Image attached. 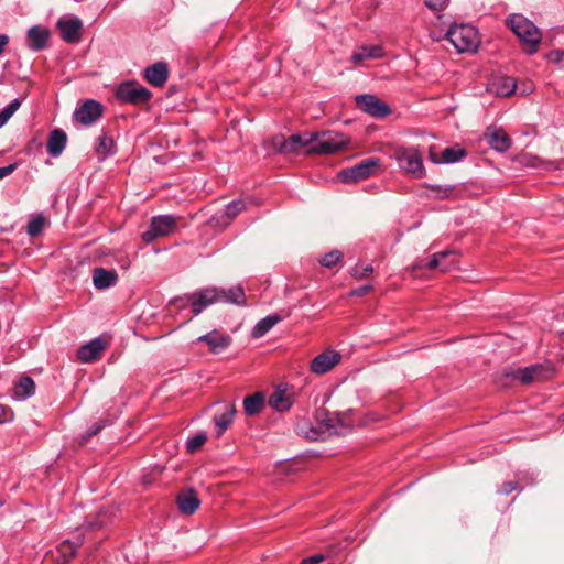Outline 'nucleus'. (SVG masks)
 <instances>
[{
    "mask_svg": "<svg viewBox=\"0 0 564 564\" xmlns=\"http://www.w3.org/2000/svg\"><path fill=\"white\" fill-rule=\"evenodd\" d=\"M553 366L551 362L536 364L525 368L506 369L496 377V382L500 387H509L513 381H520L523 384L543 381L552 377Z\"/></svg>",
    "mask_w": 564,
    "mask_h": 564,
    "instance_id": "obj_1",
    "label": "nucleus"
},
{
    "mask_svg": "<svg viewBox=\"0 0 564 564\" xmlns=\"http://www.w3.org/2000/svg\"><path fill=\"white\" fill-rule=\"evenodd\" d=\"M507 24L527 46L528 54L536 52L542 35L533 22L521 14H512L507 19Z\"/></svg>",
    "mask_w": 564,
    "mask_h": 564,
    "instance_id": "obj_2",
    "label": "nucleus"
},
{
    "mask_svg": "<svg viewBox=\"0 0 564 564\" xmlns=\"http://www.w3.org/2000/svg\"><path fill=\"white\" fill-rule=\"evenodd\" d=\"M310 137L313 140L311 148L306 150L307 154H335L349 143L346 135L333 131L310 132Z\"/></svg>",
    "mask_w": 564,
    "mask_h": 564,
    "instance_id": "obj_3",
    "label": "nucleus"
},
{
    "mask_svg": "<svg viewBox=\"0 0 564 564\" xmlns=\"http://www.w3.org/2000/svg\"><path fill=\"white\" fill-rule=\"evenodd\" d=\"M220 293L223 292L218 288H205L183 297H176L170 302V305H175L181 310L191 304L193 314L198 315L209 305L220 302Z\"/></svg>",
    "mask_w": 564,
    "mask_h": 564,
    "instance_id": "obj_4",
    "label": "nucleus"
},
{
    "mask_svg": "<svg viewBox=\"0 0 564 564\" xmlns=\"http://www.w3.org/2000/svg\"><path fill=\"white\" fill-rule=\"evenodd\" d=\"M446 37L459 53L475 52L480 42L477 30L469 24L451 26Z\"/></svg>",
    "mask_w": 564,
    "mask_h": 564,
    "instance_id": "obj_5",
    "label": "nucleus"
},
{
    "mask_svg": "<svg viewBox=\"0 0 564 564\" xmlns=\"http://www.w3.org/2000/svg\"><path fill=\"white\" fill-rule=\"evenodd\" d=\"M399 166L417 178L423 177L424 166L422 153L416 148H400L395 151Z\"/></svg>",
    "mask_w": 564,
    "mask_h": 564,
    "instance_id": "obj_6",
    "label": "nucleus"
},
{
    "mask_svg": "<svg viewBox=\"0 0 564 564\" xmlns=\"http://www.w3.org/2000/svg\"><path fill=\"white\" fill-rule=\"evenodd\" d=\"M379 166L380 160L378 158H368L352 167L339 171L337 177L343 183L358 182L373 175Z\"/></svg>",
    "mask_w": 564,
    "mask_h": 564,
    "instance_id": "obj_7",
    "label": "nucleus"
},
{
    "mask_svg": "<svg viewBox=\"0 0 564 564\" xmlns=\"http://www.w3.org/2000/svg\"><path fill=\"white\" fill-rule=\"evenodd\" d=\"M151 91L135 82H124L120 84L116 91V97L127 104L143 105L149 101Z\"/></svg>",
    "mask_w": 564,
    "mask_h": 564,
    "instance_id": "obj_8",
    "label": "nucleus"
},
{
    "mask_svg": "<svg viewBox=\"0 0 564 564\" xmlns=\"http://www.w3.org/2000/svg\"><path fill=\"white\" fill-rule=\"evenodd\" d=\"M176 229V218L169 215L156 216L152 218L148 230L142 234L144 242L150 243L153 240L171 235Z\"/></svg>",
    "mask_w": 564,
    "mask_h": 564,
    "instance_id": "obj_9",
    "label": "nucleus"
},
{
    "mask_svg": "<svg viewBox=\"0 0 564 564\" xmlns=\"http://www.w3.org/2000/svg\"><path fill=\"white\" fill-rule=\"evenodd\" d=\"M312 137L310 133H295L285 139L283 135H276L273 138V145L280 153L290 154L299 153L303 148H311Z\"/></svg>",
    "mask_w": 564,
    "mask_h": 564,
    "instance_id": "obj_10",
    "label": "nucleus"
},
{
    "mask_svg": "<svg viewBox=\"0 0 564 564\" xmlns=\"http://www.w3.org/2000/svg\"><path fill=\"white\" fill-rule=\"evenodd\" d=\"M246 209V203L236 199L226 205L225 209L216 213L209 219V225L226 228L240 213Z\"/></svg>",
    "mask_w": 564,
    "mask_h": 564,
    "instance_id": "obj_11",
    "label": "nucleus"
},
{
    "mask_svg": "<svg viewBox=\"0 0 564 564\" xmlns=\"http://www.w3.org/2000/svg\"><path fill=\"white\" fill-rule=\"evenodd\" d=\"M356 104L362 111L377 118H383L390 113L389 106L373 95H359L356 97Z\"/></svg>",
    "mask_w": 564,
    "mask_h": 564,
    "instance_id": "obj_12",
    "label": "nucleus"
},
{
    "mask_svg": "<svg viewBox=\"0 0 564 564\" xmlns=\"http://www.w3.org/2000/svg\"><path fill=\"white\" fill-rule=\"evenodd\" d=\"M341 355L335 350H325L318 354L311 361V371L316 375H323L330 371L336 365L340 362Z\"/></svg>",
    "mask_w": 564,
    "mask_h": 564,
    "instance_id": "obj_13",
    "label": "nucleus"
},
{
    "mask_svg": "<svg viewBox=\"0 0 564 564\" xmlns=\"http://www.w3.org/2000/svg\"><path fill=\"white\" fill-rule=\"evenodd\" d=\"M102 115V106L95 100H86L74 112V119L84 124L89 126L97 121Z\"/></svg>",
    "mask_w": 564,
    "mask_h": 564,
    "instance_id": "obj_14",
    "label": "nucleus"
},
{
    "mask_svg": "<svg viewBox=\"0 0 564 564\" xmlns=\"http://www.w3.org/2000/svg\"><path fill=\"white\" fill-rule=\"evenodd\" d=\"M57 28L61 31L62 39L67 43H77L80 37L83 23L78 18L59 19Z\"/></svg>",
    "mask_w": 564,
    "mask_h": 564,
    "instance_id": "obj_15",
    "label": "nucleus"
},
{
    "mask_svg": "<svg viewBox=\"0 0 564 564\" xmlns=\"http://www.w3.org/2000/svg\"><path fill=\"white\" fill-rule=\"evenodd\" d=\"M107 347V341L102 338H95L87 343L86 345H83L78 351L77 357L83 362H90L96 359H98L102 351Z\"/></svg>",
    "mask_w": 564,
    "mask_h": 564,
    "instance_id": "obj_16",
    "label": "nucleus"
},
{
    "mask_svg": "<svg viewBox=\"0 0 564 564\" xmlns=\"http://www.w3.org/2000/svg\"><path fill=\"white\" fill-rule=\"evenodd\" d=\"M197 341L205 343L212 352L218 354L231 344V337L218 330H213L198 337Z\"/></svg>",
    "mask_w": 564,
    "mask_h": 564,
    "instance_id": "obj_17",
    "label": "nucleus"
},
{
    "mask_svg": "<svg viewBox=\"0 0 564 564\" xmlns=\"http://www.w3.org/2000/svg\"><path fill=\"white\" fill-rule=\"evenodd\" d=\"M169 76L167 65L164 62H158L144 69V78L155 87H162Z\"/></svg>",
    "mask_w": 564,
    "mask_h": 564,
    "instance_id": "obj_18",
    "label": "nucleus"
},
{
    "mask_svg": "<svg viewBox=\"0 0 564 564\" xmlns=\"http://www.w3.org/2000/svg\"><path fill=\"white\" fill-rule=\"evenodd\" d=\"M429 155L433 163H455L466 156V151L462 148H446L443 150L442 155L438 156L434 151V147H430Z\"/></svg>",
    "mask_w": 564,
    "mask_h": 564,
    "instance_id": "obj_19",
    "label": "nucleus"
},
{
    "mask_svg": "<svg viewBox=\"0 0 564 564\" xmlns=\"http://www.w3.org/2000/svg\"><path fill=\"white\" fill-rule=\"evenodd\" d=\"M84 539L79 534L74 541L65 540L57 547L56 561L58 564H67L76 554L77 549L83 544Z\"/></svg>",
    "mask_w": 564,
    "mask_h": 564,
    "instance_id": "obj_20",
    "label": "nucleus"
},
{
    "mask_svg": "<svg viewBox=\"0 0 564 564\" xmlns=\"http://www.w3.org/2000/svg\"><path fill=\"white\" fill-rule=\"evenodd\" d=\"M118 281L116 270H106L104 268H95L93 271V283L98 290L113 286Z\"/></svg>",
    "mask_w": 564,
    "mask_h": 564,
    "instance_id": "obj_21",
    "label": "nucleus"
},
{
    "mask_svg": "<svg viewBox=\"0 0 564 564\" xmlns=\"http://www.w3.org/2000/svg\"><path fill=\"white\" fill-rule=\"evenodd\" d=\"M486 139L489 145L499 152H506L511 147V140L502 129L488 130Z\"/></svg>",
    "mask_w": 564,
    "mask_h": 564,
    "instance_id": "obj_22",
    "label": "nucleus"
},
{
    "mask_svg": "<svg viewBox=\"0 0 564 564\" xmlns=\"http://www.w3.org/2000/svg\"><path fill=\"white\" fill-rule=\"evenodd\" d=\"M200 501L193 489L181 492L177 496V506L182 513L193 514L199 508Z\"/></svg>",
    "mask_w": 564,
    "mask_h": 564,
    "instance_id": "obj_23",
    "label": "nucleus"
},
{
    "mask_svg": "<svg viewBox=\"0 0 564 564\" xmlns=\"http://www.w3.org/2000/svg\"><path fill=\"white\" fill-rule=\"evenodd\" d=\"M236 414V406L234 403H228L224 405V411L220 413H216L214 415V423L217 427V436L223 435V433L228 429V426L234 421Z\"/></svg>",
    "mask_w": 564,
    "mask_h": 564,
    "instance_id": "obj_24",
    "label": "nucleus"
},
{
    "mask_svg": "<svg viewBox=\"0 0 564 564\" xmlns=\"http://www.w3.org/2000/svg\"><path fill=\"white\" fill-rule=\"evenodd\" d=\"M50 37V31L45 28L35 25L28 31V42L30 48L41 51L46 46Z\"/></svg>",
    "mask_w": 564,
    "mask_h": 564,
    "instance_id": "obj_25",
    "label": "nucleus"
},
{
    "mask_svg": "<svg viewBox=\"0 0 564 564\" xmlns=\"http://www.w3.org/2000/svg\"><path fill=\"white\" fill-rule=\"evenodd\" d=\"M517 83L513 77L501 76L492 80L490 84V90L497 96L509 97L516 93Z\"/></svg>",
    "mask_w": 564,
    "mask_h": 564,
    "instance_id": "obj_26",
    "label": "nucleus"
},
{
    "mask_svg": "<svg viewBox=\"0 0 564 564\" xmlns=\"http://www.w3.org/2000/svg\"><path fill=\"white\" fill-rule=\"evenodd\" d=\"M67 135L64 131L55 129L50 133L47 141V152L52 156H58L65 149Z\"/></svg>",
    "mask_w": 564,
    "mask_h": 564,
    "instance_id": "obj_27",
    "label": "nucleus"
},
{
    "mask_svg": "<svg viewBox=\"0 0 564 564\" xmlns=\"http://www.w3.org/2000/svg\"><path fill=\"white\" fill-rule=\"evenodd\" d=\"M269 404L271 408L283 412L288 411L292 404L293 399L290 393L286 392L285 389L278 388L270 397Z\"/></svg>",
    "mask_w": 564,
    "mask_h": 564,
    "instance_id": "obj_28",
    "label": "nucleus"
},
{
    "mask_svg": "<svg viewBox=\"0 0 564 564\" xmlns=\"http://www.w3.org/2000/svg\"><path fill=\"white\" fill-rule=\"evenodd\" d=\"M383 55V48L379 45L360 46L351 55L355 64H361L367 59L379 58Z\"/></svg>",
    "mask_w": 564,
    "mask_h": 564,
    "instance_id": "obj_29",
    "label": "nucleus"
},
{
    "mask_svg": "<svg viewBox=\"0 0 564 564\" xmlns=\"http://www.w3.org/2000/svg\"><path fill=\"white\" fill-rule=\"evenodd\" d=\"M264 406V395L256 392L243 399V411L247 415L252 416L259 414Z\"/></svg>",
    "mask_w": 564,
    "mask_h": 564,
    "instance_id": "obj_30",
    "label": "nucleus"
},
{
    "mask_svg": "<svg viewBox=\"0 0 564 564\" xmlns=\"http://www.w3.org/2000/svg\"><path fill=\"white\" fill-rule=\"evenodd\" d=\"M282 321V316L279 314L269 315L260 319L252 328L251 335L253 338H260L264 336L273 326Z\"/></svg>",
    "mask_w": 564,
    "mask_h": 564,
    "instance_id": "obj_31",
    "label": "nucleus"
},
{
    "mask_svg": "<svg viewBox=\"0 0 564 564\" xmlns=\"http://www.w3.org/2000/svg\"><path fill=\"white\" fill-rule=\"evenodd\" d=\"M35 392V383L31 377H22L14 386L13 394L17 399L23 400Z\"/></svg>",
    "mask_w": 564,
    "mask_h": 564,
    "instance_id": "obj_32",
    "label": "nucleus"
},
{
    "mask_svg": "<svg viewBox=\"0 0 564 564\" xmlns=\"http://www.w3.org/2000/svg\"><path fill=\"white\" fill-rule=\"evenodd\" d=\"M223 293L219 295L220 302L234 303L238 305H245V292L241 286H234L228 290L219 289Z\"/></svg>",
    "mask_w": 564,
    "mask_h": 564,
    "instance_id": "obj_33",
    "label": "nucleus"
},
{
    "mask_svg": "<svg viewBox=\"0 0 564 564\" xmlns=\"http://www.w3.org/2000/svg\"><path fill=\"white\" fill-rule=\"evenodd\" d=\"M325 431L323 432H318L316 429H312L311 430V434L307 435L308 438L311 440H314V441H317V440H324L326 438L327 436L332 435V434H337V429H336V425L334 423V419H328L327 420V423L325 425Z\"/></svg>",
    "mask_w": 564,
    "mask_h": 564,
    "instance_id": "obj_34",
    "label": "nucleus"
},
{
    "mask_svg": "<svg viewBox=\"0 0 564 564\" xmlns=\"http://www.w3.org/2000/svg\"><path fill=\"white\" fill-rule=\"evenodd\" d=\"M20 106L21 101L19 99H14L0 112V128L9 121Z\"/></svg>",
    "mask_w": 564,
    "mask_h": 564,
    "instance_id": "obj_35",
    "label": "nucleus"
},
{
    "mask_svg": "<svg viewBox=\"0 0 564 564\" xmlns=\"http://www.w3.org/2000/svg\"><path fill=\"white\" fill-rule=\"evenodd\" d=\"M452 253V251L449 250H445V251H441V252H436L434 253L431 259L426 262V264H424V267H426L427 269H436L438 267H441V263L442 261ZM423 264L419 263L414 267L415 268H422Z\"/></svg>",
    "mask_w": 564,
    "mask_h": 564,
    "instance_id": "obj_36",
    "label": "nucleus"
},
{
    "mask_svg": "<svg viewBox=\"0 0 564 564\" xmlns=\"http://www.w3.org/2000/svg\"><path fill=\"white\" fill-rule=\"evenodd\" d=\"M207 435L205 432H200L195 436L187 440L186 448L188 453L197 452L206 442Z\"/></svg>",
    "mask_w": 564,
    "mask_h": 564,
    "instance_id": "obj_37",
    "label": "nucleus"
},
{
    "mask_svg": "<svg viewBox=\"0 0 564 564\" xmlns=\"http://www.w3.org/2000/svg\"><path fill=\"white\" fill-rule=\"evenodd\" d=\"M45 225V218L42 215H37L32 218L28 224V234L31 237H36L41 234Z\"/></svg>",
    "mask_w": 564,
    "mask_h": 564,
    "instance_id": "obj_38",
    "label": "nucleus"
},
{
    "mask_svg": "<svg viewBox=\"0 0 564 564\" xmlns=\"http://www.w3.org/2000/svg\"><path fill=\"white\" fill-rule=\"evenodd\" d=\"M343 258V253L339 250H332L327 253H325L321 259L319 263L323 267L332 268L335 264H337Z\"/></svg>",
    "mask_w": 564,
    "mask_h": 564,
    "instance_id": "obj_39",
    "label": "nucleus"
},
{
    "mask_svg": "<svg viewBox=\"0 0 564 564\" xmlns=\"http://www.w3.org/2000/svg\"><path fill=\"white\" fill-rule=\"evenodd\" d=\"M112 145V139L107 137L106 134H101L97 140L96 150L100 154H107L111 151Z\"/></svg>",
    "mask_w": 564,
    "mask_h": 564,
    "instance_id": "obj_40",
    "label": "nucleus"
},
{
    "mask_svg": "<svg viewBox=\"0 0 564 564\" xmlns=\"http://www.w3.org/2000/svg\"><path fill=\"white\" fill-rule=\"evenodd\" d=\"M373 272L372 265L365 267L356 265L351 269L350 274L356 279H364Z\"/></svg>",
    "mask_w": 564,
    "mask_h": 564,
    "instance_id": "obj_41",
    "label": "nucleus"
},
{
    "mask_svg": "<svg viewBox=\"0 0 564 564\" xmlns=\"http://www.w3.org/2000/svg\"><path fill=\"white\" fill-rule=\"evenodd\" d=\"M448 0H424L425 6L433 11H442L446 8Z\"/></svg>",
    "mask_w": 564,
    "mask_h": 564,
    "instance_id": "obj_42",
    "label": "nucleus"
},
{
    "mask_svg": "<svg viewBox=\"0 0 564 564\" xmlns=\"http://www.w3.org/2000/svg\"><path fill=\"white\" fill-rule=\"evenodd\" d=\"M518 488H519L518 481L510 480V481H506L505 484H502V486L500 487L498 492L502 494V495H509L512 491L517 490Z\"/></svg>",
    "mask_w": 564,
    "mask_h": 564,
    "instance_id": "obj_43",
    "label": "nucleus"
},
{
    "mask_svg": "<svg viewBox=\"0 0 564 564\" xmlns=\"http://www.w3.org/2000/svg\"><path fill=\"white\" fill-rule=\"evenodd\" d=\"M17 167H18V163H12L7 166L0 167V180L12 174L17 170Z\"/></svg>",
    "mask_w": 564,
    "mask_h": 564,
    "instance_id": "obj_44",
    "label": "nucleus"
},
{
    "mask_svg": "<svg viewBox=\"0 0 564 564\" xmlns=\"http://www.w3.org/2000/svg\"><path fill=\"white\" fill-rule=\"evenodd\" d=\"M371 290H372V285L371 284H366V285H362V286H360L358 289L352 290L350 292V295H352V296H364L367 293H369Z\"/></svg>",
    "mask_w": 564,
    "mask_h": 564,
    "instance_id": "obj_45",
    "label": "nucleus"
},
{
    "mask_svg": "<svg viewBox=\"0 0 564 564\" xmlns=\"http://www.w3.org/2000/svg\"><path fill=\"white\" fill-rule=\"evenodd\" d=\"M324 555L322 554H317V555H313V556H308L306 558H304L302 561V564H319L321 562L324 561Z\"/></svg>",
    "mask_w": 564,
    "mask_h": 564,
    "instance_id": "obj_46",
    "label": "nucleus"
},
{
    "mask_svg": "<svg viewBox=\"0 0 564 564\" xmlns=\"http://www.w3.org/2000/svg\"><path fill=\"white\" fill-rule=\"evenodd\" d=\"M104 426L105 424L95 423L94 426L87 432V435L84 438L87 440L88 437L98 434L104 429Z\"/></svg>",
    "mask_w": 564,
    "mask_h": 564,
    "instance_id": "obj_47",
    "label": "nucleus"
},
{
    "mask_svg": "<svg viewBox=\"0 0 564 564\" xmlns=\"http://www.w3.org/2000/svg\"><path fill=\"white\" fill-rule=\"evenodd\" d=\"M551 57L555 63L564 65V51H554L551 53Z\"/></svg>",
    "mask_w": 564,
    "mask_h": 564,
    "instance_id": "obj_48",
    "label": "nucleus"
},
{
    "mask_svg": "<svg viewBox=\"0 0 564 564\" xmlns=\"http://www.w3.org/2000/svg\"><path fill=\"white\" fill-rule=\"evenodd\" d=\"M8 44H9V36L7 34L0 33V55L4 52Z\"/></svg>",
    "mask_w": 564,
    "mask_h": 564,
    "instance_id": "obj_49",
    "label": "nucleus"
},
{
    "mask_svg": "<svg viewBox=\"0 0 564 564\" xmlns=\"http://www.w3.org/2000/svg\"><path fill=\"white\" fill-rule=\"evenodd\" d=\"M6 414H7V409H6V406L0 405V423H2V422H4V421H6Z\"/></svg>",
    "mask_w": 564,
    "mask_h": 564,
    "instance_id": "obj_50",
    "label": "nucleus"
},
{
    "mask_svg": "<svg viewBox=\"0 0 564 564\" xmlns=\"http://www.w3.org/2000/svg\"><path fill=\"white\" fill-rule=\"evenodd\" d=\"M88 525H89V528L95 529L96 527H101V525H104V522H102V521H100V522H99V523H97V524L89 523Z\"/></svg>",
    "mask_w": 564,
    "mask_h": 564,
    "instance_id": "obj_51",
    "label": "nucleus"
},
{
    "mask_svg": "<svg viewBox=\"0 0 564 564\" xmlns=\"http://www.w3.org/2000/svg\"><path fill=\"white\" fill-rule=\"evenodd\" d=\"M449 269H451V264H448V265H443V267L441 268V270H442L443 272H446V271H448Z\"/></svg>",
    "mask_w": 564,
    "mask_h": 564,
    "instance_id": "obj_52",
    "label": "nucleus"
}]
</instances>
